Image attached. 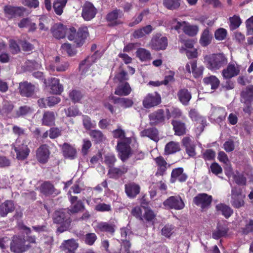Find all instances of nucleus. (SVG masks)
I'll use <instances>...</instances> for the list:
<instances>
[{
    "instance_id": "obj_1",
    "label": "nucleus",
    "mask_w": 253,
    "mask_h": 253,
    "mask_svg": "<svg viewBox=\"0 0 253 253\" xmlns=\"http://www.w3.org/2000/svg\"><path fill=\"white\" fill-rule=\"evenodd\" d=\"M50 30L53 36L57 39L64 38L68 33V39L70 41H73L78 47L83 45L89 35L88 29L86 26L79 28L77 31L74 27L68 29L61 23H56L51 28Z\"/></svg>"
},
{
    "instance_id": "obj_2",
    "label": "nucleus",
    "mask_w": 253,
    "mask_h": 253,
    "mask_svg": "<svg viewBox=\"0 0 253 253\" xmlns=\"http://www.w3.org/2000/svg\"><path fill=\"white\" fill-rule=\"evenodd\" d=\"M52 221L54 224L59 225L57 231L61 233L70 228L72 220L68 210L62 209L56 210L53 212Z\"/></svg>"
},
{
    "instance_id": "obj_3",
    "label": "nucleus",
    "mask_w": 253,
    "mask_h": 253,
    "mask_svg": "<svg viewBox=\"0 0 253 253\" xmlns=\"http://www.w3.org/2000/svg\"><path fill=\"white\" fill-rule=\"evenodd\" d=\"M132 141L131 137L126 138L118 141L116 148L119 158L125 162L132 154L130 144Z\"/></svg>"
},
{
    "instance_id": "obj_4",
    "label": "nucleus",
    "mask_w": 253,
    "mask_h": 253,
    "mask_svg": "<svg viewBox=\"0 0 253 253\" xmlns=\"http://www.w3.org/2000/svg\"><path fill=\"white\" fill-rule=\"evenodd\" d=\"M207 67L211 71L217 70L227 64V58L223 53L210 55L207 57Z\"/></svg>"
},
{
    "instance_id": "obj_5",
    "label": "nucleus",
    "mask_w": 253,
    "mask_h": 253,
    "mask_svg": "<svg viewBox=\"0 0 253 253\" xmlns=\"http://www.w3.org/2000/svg\"><path fill=\"white\" fill-rule=\"evenodd\" d=\"M26 240L24 237L19 235H14L10 244L11 252L14 253H23L28 250L31 246L26 245Z\"/></svg>"
},
{
    "instance_id": "obj_6",
    "label": "nucleus",
    "mask_w": 253,
    "mask_h": 253,
    "mask_svg": "<svg viewBox=\"0 0 253 253\" xmlns=\"http://www.w3.org/2000/svg\"><path fill=\"white\" fill-rule=\"evenodd\" d=\"M168 45V40L166 37L160 33L154 35L149 43L150 47L155 51L164 50Z\"/></svg>"
},
{
    "instance_id": "obj_7",
    "label": "nucleus",
    "mask_w": 253,
    "mask_h": 253,
    "mask_svg": "<svg viewBox=\"0 0 253 253\" xmlns=\"http://www.w3.org/2000/svg\"><path fill=\"white\" fill-rule=\"evenodd\" d=\"M163 109H158L149 114V124L151 126L163 125L166 123L167 114Z\"/></svg>"
},
{
    "instance_id": "obj_8",
    "label": "nucleus",
    "mask_w": 253,
    "mask_h": 253,
    "mask_svg": "<svg viewBox=\"0 0 253 253\" xmlns=\"http://www.w3.org/2000/svg\"><path fill=\"white\" fill-rule=\"evenodd\" d=\"M12 148L16 154V159L23 161L26 159L30 153V150L25 141L17 140Z\"/></svg>"
},
{
    "instance_id": "obj_9",
    "label": "nucleus",
    "mask_w": 253,
    "mask_h": 253,
    "mask_svg": "<svg viewBox=\"0 0 253 253\" xmlns=\"http://www.w3.org/2000/svg\"><path fill=\"white\" fill-rule=\"evenodd\" d=\"M163 205L167 209L180 210L184 208L185 204L179 195L172 196L163 202Z\"/></svg>"
},
{
    "instance_id": "obj_10",
    "label": "nucleus",
    "mask_w": 253,
    "mask_h": 253,
    "mask_svg": "<svg viewBox=\"0 0 253 253\" xmlns=\"http://www.w3.org/2000/svg\"><path fill=\"white\" fill-rule=\"evenodd\" d=\"M162 102L161 95L157 92L148 93L142 101V105L146 109H150L158 106Z\"/></svg>"
},
{
    "instance_id": "obj_11",
    "label": "nucleus",
    "mask_w": 253,
    "mask_h": 253,
    "mask_svg": "<svg viewBox=\"0 0 253 253\" xmlns=\"http://www.w3.org/2000/svg\"><path fill=\"white\" fill-rule=\"evenodd\" d=\"M116 228V225L114 222L101 221L97 223L95 230L98 233H104L107 235L113 236L115 234Z\"/></svg>"
},
{
    "instance_id": "obj_12",
    "label": "nucleus",
    "mask_w": 253,
    "mask_h": 253,
    "mask_svg": "<svg viewBox=\"0 0 253 253\" xmlns=\"http://www.w3.org/2000/svg\"><path fill=\"white\" fill-rule=\"evenodd\" d=\"M97 13L96 8L91 2L86 1L82 6L81 15L85 21H90L95 17Z\"/></svg>"
},
{
    "instance_id": "obj_13",
    "label": "nucleus",
    "mask_w": 253,
    "mask_h": 253,
    "mask_svg": "<svg viewBox=\"0 0 253 253\" xmlns=\"http://www.w3.org/2000/svg\"><path fill=\"white\" fill-rule=\"evenodd\" d=\"M244 198L245 195L242 194V190L240 188L235 187L232 189L231 203L234 208L239 209L244 206Z\"/></svg>"
},
{
    "instance_id": "obj_14",
    "label": "nucleus",
    "mask_w": 253,
    "mask_h": 253,
    "mask_svg": "<svg viewBox=\"0 0 253 253\" xmlns=\"http://www.w3.org/2000/svg\"><path fill=\"white\" fill-rule=\"evenodd\" d=\"M3 11L6 16L8 18L11 19L16 16H22L26 11V8L23 6L6 5L4 6Z\"/></svg>"
},
{
    "instance_id": "obj_15",
    "label": "nucleus",
    "mask_w": 253,
    "mask_h": 253,
    "mask_svg": "<svg viewBox=\"0 0 253 253\" xmlns=\"http://www.w3.org/2000/svg\"><path fill=\"white\" fill-rule=\"evenodd\" d=\"M44 84L46 86H49L51 92L54 94H60L63 91V86L60 84L59 79L50 78L44 80Z\"/></svg>"
},
{
    "instance_id": "obj_16",
    "label": "nucleus",
    "mask_w": 253,
    "mask_h": 253,
    "mask_svg": "<svg viewBox=\"0 0 253 253\" xmlns=\"http://www.w3.org/2000/svg\"><path fill=\"white\" fill-rule=\"evenodd\" d=\"M212 201V197L206 193L198 194L193 199L194 203L198 206H201L202 209L208 208Z\"/></svg>"
},
{
    "instance_id": "obj_17",
    "label": "nucleus",
    "mask_w": 253,
    "mask_h": 253,
    "mask_svg": "<svg viewBox=\"0 0 253 253\" xmlns=\"http://www.w3.org/2000/svg\"><path fill=\"white\" fill-rule=\"evenodd\" d=\"M40 190L45 196L55 197L60 193V191L55 188L50 181H45L42 183L40 187Z\"/></svg>"
},
{
    "instance_id": "obj_18",
    "label": "nucleus",
    "mask_w": 253,
    "mask_h": 253,
    "mask_svg": "<svg viewBox=\"0 0 253 253\" xmlns=\"http://www.w3.org/2000/svg\"><path fill=\"white\" fill-rule=\"evenodd\" d=\"M50 152L47 144L41 145L36 151V158L39 162L44 164L49 158Z\"/></svg>"
},
{
    "instance_id": "obj_19",
    "label": "nucleus",
    "mask_w": 253,
    "mask_h": 253,
    "mask_svg": "<svg viewBox=\"0 0 253 253\" xmlns=\"http://www.w3.org/2000/svg\"><path fill=\"white\" fill-rule=\"evenodd\" d=\"M188 175L184 172V169L179 167L173 169L171 172L170 182L175 183L176 181L179 182H185L188 179Z\"/></svg>"
},
{
    "instance_id": "obj_20",
    "label": "nucleus",
    "mask_w": 253,
    "mask_h": 253,
    "mask_svg": "<svg viewBox=\"0 0 253 253\" xmlns=\"http://www.w3.org/2000/svg\"><path fill=\"white\" fill-rule=\"evenodd\" d=\"M63 157L65 159L74 160L77 157V152L76 148L70 144L65 142L59 146Z\"/></svg>"
},
{
    "instance_id": "obj_21",
    "label": "nucleus",
    "mask_w": 253,
    "mask_h": 253,
    "mask_svg": "<svg viewBox=\"0 0 253 253\" xmlns=\"http://www.w3.org/2000/svg\"><path fill=\"white\" fill-rule=\"evenodd\" d=\"M140 186L134 182H129L125 185V191L130 199H134L140 192Z\"/></svg>"
},
{
    "instance_id": "obj_22",
    "label": "nucleus",
    "mask_w": 253,
    "mask_h": 253,
    "mask_svg": "<svg viewBox=\"0 0 253 253\" xmlns=\"http://www.w3.org/2000/svg\"><path fill=\"white\" fill-rule=\"evenodd\" d=\"M154 160L157 167L155 175L157 177L163 176L165 174L168 168L170 166V165L167 163L164 158L162 156L154 158Z\"/></svg>"
},
{
    "instance_id": "obj_23",
    "label": "nucleus",
    "mask_w": 253,
    "mask_h": 253,
    "mask_svg": "<svg viewBox=\"0 0 253 253\" xmlns=\"http://www.w3.org/2000/svg\"><path fill=\"white\" fill-rule=\"evenodd\" d=\"M229 228L226 224L218 223L216 227L212 232V238L215 240H218L222 237H226L228 236Z\"/></svg>"
},
{
    "instance_id": "obj_24",
    "label": "nucleus",
    "mask_w": 253,
    "mask_h": 253,
    "mask_svg": "<svg viewBox=\"0 0 253 253\" xmlns=\"http://www.w3.org/2000/svg\"><path fill=\"white\" fill-rule=\"evenodd\" d=\"M240 72V69L238 66L233 63H229L227 67L222 70V75L225 79H230L238 75Z\"/></svg>"
},
{
    "instance_id": "obj_25",
    "label": "nucleus",
    "mask_w": 253,
    "mask_h": 253,
    "mask_svg": "<svg viewBox=\"0 0 253 253\" xmlns=\"http://www.w3.org/2000/svg\"><path fill=\"white\" fill-rule=\"evenodd\" d=\"M128 170V167L123 165L119 167H113L109 169L108 174L110 178L118 179L122 176L126 174Z\"/></svg>"
},
{
    "instance_id": "obj_26",
    "label": "nucleus",
    "mask_w": 253,
    "mask_h": 253,
    "mask_svg": "<svg viewBox=\"0 0 253 253\" xmlns=\"http://www.w3.org/2000/svg\"><path fill=\"white\" fill-rule=\"evenodd\" d=\"M35 86L30 83L24 82L19 84L20 94L24 97H31L34 93Z\"/></svg>"
},
{
    "instance_id": "obj_27",
    "label": "nucleus",
    "mask_w": 253,
    "mask_h": 253,
    "mask_svg": "<svg viewBox=\"0 0 253 253\" xmlns=\"http://www.w3.org/2000/svg\"><path fill=\"white\" fill-rule=\"evenodd\" d=\"M124 13L121 9L116 8L109 12L106 16V19L108 22L111 23L112 26H116L121 23L118 18H121Z\"/></svg>"
},
{
    "instance_id": "obj_28",
    "label": "nucleus",
    "mask_w": 253,
    "mask_h": 253,
    "mask_svg": "<svg viewBox=\"0 0 253 253\" xmlns=\"http://www.w3.org/2000/svg\"><path fill=\"white\" fill-rule=\"evenodd\" d=\"M182 145L185 147L186 152L190 157H194L196 155V145L189 137H184L182 140Z\"/></svg>"
},
{
    "instance_id": "obj_29",
    "label": "nucleus",
    "mask_w": 253,
    "mask_h": 253,
    "mask_svg": "<svg viewBox=\"0 0 253 253\" xmlns=\"http://www.w3.org/2000/svg\"><path fill=\"white\" fill-rule=\"evenodd\" d=\"M189 117L193 121L200 124L201 125V129L202 130H203L204 127L207 125V121L205 117L201 116L195 109H191L189 111Z\"/></svg>"
},
{
    "instance_id": "obj_30",
    "label": "nucleus",
    "mask_w": 253,
    "mask_h": 253,
    "mask_svg": "<svg viewBox=\"0 0 253 253\" xmlns=\"http://www.w3.org/2000/svg\"><path fill=\"white\" fill-rule=\"evenodd\" d=\"M153 30L151 25H147L135 30L132 33V37L136 39L143 38L150 34Z\"/></svg>"
},
{
    "instance_id": "obj_31",
    "label": "nucleus",
    "mask_w": 253,
    "mask_h": 253,
    "mask_svg": "<svg viewBox=\"0 0 253 253\" xmlns=\"http://www.w3.org/2000/svg\"><path fill=\"white\" fill-rule=\"evenodd\" d=\"M15 210V205L12 200H6L0 205V216H6L8 213L13 212Z\"/></svg>"
},
{
    "instance_id": "obj_32",
    "label": "nucleus",
    "mask_w": 253,
    "mask_h": 253,
    "mask_svg": "<svg viewBox=\"0 0 253 253\" xmlns=\"http://www.w3.org/2000/svg\"><path fill=\"white\" fill-rule=\"evenodd\" d=\"M171 124L175 135L181 136L186 133V127L184 123L179 120H172Z\"/></svg>"
},
{
    "instance_id": "obj_33",
    "label": "nucleus",
    "mask_w": 253,
    "mask_h": 253,
    "mask_svg": "<svg viewBox=\"0 0 253 253\" xmlns=\"http://www.w3.org/2000/svg\"><path fill=\"white\" fill-rule=\"evenodd\" d=\"M212 39V35L211 33L210 29L206 28L205 29L200 36L199 43L203 47H206L211 42Z\"/></svg>"
},
{
    "instance_id": "obj_34",
    "label": "nucleus",
    "mask_w": 253,
    "mask_h": 253,
    "mask_svg": "<svg viewBox=\"0 0 253 253\" xmlns=\"http://www.w3.org/2000/svg\"><path fill=\"white\" fill-rule=\"evenodd\" d=\"M177 95L179 101L185 106L188 105L192 98L190 92L185 88L179 89L177 92Z\"/></svg>"
},
{
    "instance_id": "obj_35",
    "label": "nucleus",
    "mask_w": 253,
    "mask_h": 253,
    "mask_svg": "<svg viewBox=\"0 0 253 253\" xmlns=\"http://www.w3.org/2000/svg\"><path fill=\"white\" fill-rule=\"evenodd\" d=\"M131 88L127 82L121 83L115 90V94L119 96H127L131 92Z\"/></svg>"
},
{
    "instance_id": "obj_36",
    "label": "nucleus",
    "mask_w": 253,
    "mask_h": 253,
    "mask_svg": "<svg viewBox=\"0 0 253 253\" xmlns=\"http://www.w3.org/2000/svg\"><path fill=\"white\" fill-rule=\"evenodd\" d=\"M180 146L178 142L171 141L168 142L165 147L164 155H169L179 152Z\"/></svg>"
},
{
    "instance_id": "obj_37",
    "label": "nucleus",
    "mask_w": 253,
    "mask_h": 253,
    "mask_svg": "<svg viewBox=\"0 0 253 253\" xmlns=\"http://www.w3.org/2000/svg\"><path fill=\"white\" fill-rule=\"evenodd\" d=\"M142 136L148 137L155 142L159 140V131L156 127H150L144 129L141 132Z\"/></svg>"
},
{
    "instance_id": "obj_38",
    "label": "nucleus",
    "mask_w": 253,
    "mask_h": 253,
    "mask_svg": "<svg viewBox=\"0 0 253 253\" xmlns=\"http://www.w3.org/2000/svg\"><path fill=\"white\" fill-rule=\"evenodd\" d=\"M55 121V113L52 111H45L42 119V125L45 126H51L54 125Z\"/></svg>"
},
{
    "instance_id": "obj_39",
    "label": "nucleus",
    "mask_w": 253,
    "mask_h": 253,
    "mask_svg": "<svg viewBox=\"0 0 253 253\" xmlns=\"http://www.w3.org/2000/svg\"><path fill=\"white\" fill-rule=\"evenodd\" d=\"M227 115L226 110L223 107H215L212 109L211 116L219 122L225 120Z\"/></svg>"
},
{
    "instance_id": "obj_40",
    "label": "nucleus",
    "mask_w": 253,
    "mask_h": 253,
    "mask_svg": "<svg viewBox=\"0 0 253 253\" xmlns=\"http://www.w3.org/2000/svg\"><path fill=\"white\" fill-rule=\"evenodd\" d=\"M215 209L217 211L220 212L221 214L227 219L233 213V210L229 206L223 203L216 205Z\"/></svg>"
},
{
    "instance_id": "obj_41",
    "label": "nucleus",
    "mask_w": 253,
    "mask_h": 253,
    "mask_svg": "<svg viewBox=\"0 0 253 253\" xmlns=\"http://www.w3.org/2000/svg\"><path fill=\"white\" fill-rule=\"evenodd\" d=\"M136 56L141 62L150 61L152 59L150 51L143 47H139L137 49Z\"/></svg>"
},
{
    "instance_id": "obj_42",
    "label": "nucleus",
    "mask_w": 253,
    "mask_h": 253,
    "mask_svg": "<svg viewBox=\"0 0 253 253\" xmlns=\"http://www.w3.org/2000/svg\"><path fill=\"white\" fill-rule=\"evenodd\" d=\"M241 97L244 100L245 103H251L253 101V85L246 87L241 93Z\"/></svg>"
},
{
    "instance_id": "obj_43",
    "label": "nucleus",
    "mask_w": 253,
    "mask_h": 253,
    "mask_svg": "<svg viewBox=\"0 0 253 253\" xmlns=\"http://www.w3.org/2000/svg\"><path fill=\"white\" fill-rule=\"evenodd\" d=\"M166 112L168 120L171 117H172L174 119L181 118L182 119H184L186 118V117L183 115L182 111L177 107H173L171 108L170 111H169V109H167Z\"/></svg>"
},
{
    "instance_id": "obj_44",
    "label": "nucleus",
    "mask_w": 253,
    "mask_h": 253,
    "mask_svg": "<svg viewBox=\"0 0 253 253\" xmlns=\"http://www.w3.org/2000/svg\"><path fill=\"white\" fill-rule=\"evenodd\" d=\"M203 82L206 85H210L211 89L213 90L217 89L220 84L219 80L213 75L204 78L203 79Z\"/></svg>"
},
{
    "instance_id": "obj_45",
    "label": "nucleus",
    "mask_w": 253,
    "mask_h": 253,
    "mask_svg": "<svg viewBox=\"0 0 253 253\" xmlns=\"http://www.w3.org/2000/svg\"><path fill=\"white\" fill-rule=\"evenodd\" d=\"M94 62V55L90 57L88 56L80 63L79 65V69L80 70H82V73H85Z\"/></svg>"
},
{
    "instance_id": "obj_46",
    "label": "nucleus",
    "mask_w": 253,
    "mask_h": 253,
    "mask_svg": "<svg viewBox=\"0 0 253 253\" xmlns=\"http://www.w3.org/2000/svg\"><path fill=\"white\" fill-rule=\"evenodd\" d=\"M198 26L196 25H190L188 22L183 28V32L186 35L193 37L196 36L199 32Z\"/></svg>"
},
{
    "instance_id": "obj_47",
    "label": "nucleus",
    "mask_w": 253,
    "mask_h": 253,
    "mask_svg": "<svg viewBox=\"0 0 253 253\" xmlns=\"http://www.w3.org/2000/svg\"><path fill=\"white\" fill-rule=\"evenodd\" d=\"M89 135L92 140L96 144L102 142L105 138L103 133L98 129L91 130L89 132Z\"/></svg>"
},
{
    "instance_id": "obj_48",
    "label": "nucleus",
    "mask_w": 253,
    "mask_h": 253,
    "mask_svg": "<svg viewBox=\"0 0 253 253\" xmlns=\"http://www.w3.org/2000/svg\"><path fill=\"white\" fill-rule=\"evenodd\" d=\"M83 97L84 94L80 90L74 89L69 91V97L74 104L80 102Z\"/></svg>"
},
{
    "instance_id": "obj_49",
    "label": "nucleus",
    "mask_w": 253,
    "mask_h": 253,
    "mask_svg": "<svg viewBox=\"0 0 253 253\" xmlns=\"http://www.w3.org/2000/svg\"><path fill=\"white\" fill-rule=\"evenodd\" d=\"M144 213L142 215L143 221L145 220L147 222H151L154 225L157 214L150 208L144 209Z\"/></svg>"
},
{
    "instance_id": "obj_50",
    "label": "nucleus",
    "mask_w": 253,
    "mask_h": 253,
    "mask_svg": "<svg viewBox=\"0 0 253 253\" xmlns=\"http://www.w3.org/2000/svg\"><path fill=\"white\" fill-rule=\"evenodd\" d=\"M67 3V0H56L54 1L53 8L55 13L58 15H61Z\"/></svg>"
},
{
    "instance_id": "obj_51",
    "label": "nucleus",
    "mask_w": 253,
    "mask_h": 253,
    "mask_svg": "<svg viewBox=\"0 0 253 253\" xmlns=\"http://www.w3.org/2000/svg\"><path fill=\"white\" fill-rule=\"evenodd\" d=\"M192 69V73L195 78H199L202 76L204 67L203 66L197 67V61H191L190 62Z\"/></svg>"
},
{
    "instance_id": "obj_52",
    "label": "nucleus",
    "mask_w": 253,
    "mask_h": 253,
    "mask_svg": "<svg viewBox=\"0 0 253 253\" xmlns=\"http://www.w3.org/2000/svg\"><path fill=\"white\" fill-rule=\"evenodd\" d=\"M64 250L75 251L79 247L78 243L74 239L65 240L62 243Z\"/></svg>"
},
{
    "instance_id": "obj_53",
    "label": "nucleus",
    "mask_w": 253,
    "mask_h": 253,
    "mask_svg": "<svg viewBox=\"0 0 253 253\" xmlns=\"http://www.w3.org/2000/svg\"><path fill=\"white\" fill-rule=\"evenodd\" d=\"M84 209V203L81 200H78L76 203L71 205L70 209H68L67 210L71 214L78 213L82 211Z\"/></svg>"
},
{
    "instance_id": "obj_54",
    "label": "nucleus",
    "mask_w": 253,
    "mask_h": 253,
    "mask_svg": "<svg viewBox=\"0 0 253 253\" xmlns=\"http://www.w3.org/2000/svg\"><path fill=\"white\" fill-rule=\"evenodd\" d=\"M149 13V11L148 9L143 10L137 17L135 16L132 18V21L129 23L128 26L132 27L138 24L142 21L144 16L147 15Z\"/></svg>"
},
{
    "instance_id": "obj_55",
    "label": "nucleus",
    "mask_w": 253,
    "mask_h": 253,
    "mask_svg": "<svg viewBox=\"0 0 253 253\" xmlns=\"http://www.w3.org/2000/svg\"><path fill=\"white\" fill-rule=\"evenodd\" d=\"M82 117L83 125L85 129L89 130L96 126L91 121V118L86 115H81Z\"/></svg>"
},
{
    "instance_id": "obj_56",
    "label": "nucleus",
    "mask_w": 253,
    "mask_h": 253,
    "mask_svg": "<svg viewBox=\"0 0 253 253\" xmlns=\"http://www.w3.org/2000/svg\"><path fill=\"white\" fill-rule=\"evenodd\" d=\"M65 114L68 117H75L82 115L79 108L77 106H71L67 109H64Z\"/></svg>"
},
{
    "instance_id": "obj_57",
    "label": "nucleus",
    "mask_w": 253,
    "mask_h": 253,
    "mask_svg": "<svg viewBox=\"0 0 253 253\" xmlns=\"http://www.w3.org/2000/svg\"><path fill=\"white\" fill-rule=\"evenodd\" d=\"M230 22V28L231 30H235L237 29L241 25L242 21L239 16L234 15L229 19Z\"/></svg>"
},
{
    "instance_id": "obj_58",
    "label": "nucleus",
    "mask_w": 253,
    "mask_h": 253,
    "mask_svg": "<svg viewBox=\"0 0 253 253\" xmlns=\"http://www.w3.org/2000/svg\"><path fill=\"white\" fill-rule=\"evenodd\" d=\"M180 0H164L163 4L168 9L173 10L180 6Z\"/></svg>"
},
{
    "instance_id": "obj_59",
    "label": "nucleus",
    "mask_w": 253,
    "mask_h": 253,
    "mask_svg": "<svg viewBox=\"0 0 253 253\" xmlns=\"http://www.w3.org/2000/svg\"><path fill=\"white\" fill-rule=\"evenodd\" d=\"M174 226L171 224H166L161 230L162 235L166 238H169L173 233Z\"/></svg>"
},
{
    "instance_id": "obj_60",
    "label": "nucleus",
    "mask_w": 253,
    "mask_h": 253,
    "mask_svg": "<svg viewBox=\"0 0 253 253\" xmlns=\"http://www.w3.org/2000/svg\"><path fill=\"white\" fill-rule=\"evenodd\" d=\"M97 239V237L94 233H88L84 236V242L88 246H92Z\"/></svg>"
},
{
    "instance_id": "obj_61",
    "label": "nucleus",
    "mask_w": 253,
    "mask_h": 253,
    "mask_svg": "<svg viewBox=\"0 0 253 253\" xmlns=\"http://www.w3.org/2000/svg\"><path fill=\"white\" fill-rule=\"evenodd\" d=\"M129 79L127 73L122 70L120 72L117 73L114 77V80L120 83H123L124 82Z\"/></svg>"
},
{
    "instance_id": "obj_62",
    "label": "nucleus",
    "mask_w": 253,
    "mask_h": 253,
    "mask_svg": "<svg viewBox=\"0 0 253 253\" xmlns=\"http://www.w3.org/2000/svg\"><path fill=\"white\" fill-rule=\"evenodd\" d=\"M94 210L99 212H110L112 211V208L110 204L101 203L95 206Z\"/></svg>"
},
{
    "instance_id": "obj_63",
    "label": "nucleus",
    "mask_w": 253,
    "mask_h": 253,
    "mask_svg": "<svg viewBox=\"0 0 253 253\" xmlns=\"http://www.w3.org/2000/svg\"><path fill=\"white\" fill-rule=\"evenodd\" d=\"M18 42L20 44L23 51L25 52L31 51L34 49V45L26 40H20Z\"/></svg>"
},
{
    "instance_id": "obj_64",
    "label": "nucleus",
    "mask_w": 253,
    "mask_h": 253,
    "mask_svg": "<svg viewBox=\"0 0 253 253\" xmlns=\"http://www.w3.org/2000/svg\"><path fill=\"white\" fill-rule=\"evenodd\" d=\"M227 35V30L222 28L217 29L214 32V37L217 41L224 40L226 38Z\"/></svg>"
}]
</instances>
